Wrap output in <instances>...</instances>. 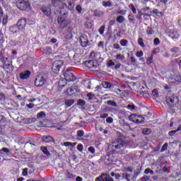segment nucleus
Masks as SVG:
<instances>
[{
    "mask_svg": "<svg viewBox=\"0 0 181 181\" xmlns=\"http://www.w3.org/2000/svg\"><path fill=\"white\" fill-rule=\"evenodd\" d=\"M117 14H119V15H125V11H124L123 10H118L117 11Z\"/></svg>",
    "mask_w": 181,
    "mask_h": 181,
    "instance_id": "64",
    "label": "nucleus"
},
{
    "mask_svg": "<svg viewBox=\"0 0 181 181\" xmlns=\"http://www.w3.org/2000/svg\"><path fill=\"white\" fill-rule=\"evenodd\" d=\"M65 8H66L69 11H71V9L74 8V3H71V1H69L68 6H66V7Z\"/></svg>",
    "mask_w": 181,
    "mask_h": 181,
    "instance_id": "32",
    "label": "nucleus"
},
{
    "mask_svg": "<svg viewBox=\"0 0 181 181\" xmlns=\"http://www.w3.org/2000/svg\"><path fill=\"white\" fill-rule=\"evenodd\" d=\"M9 32L15 35L16 33H19V32H21V30L19 27L17 25V24H16V25H11L9 27Z\"/></svg>",
    "mask_w": 181,
    "mask_h": 181,
    "instance_id": "12",
    "label": "nucleus"
},
{
    "mask_svg": "<svg viewBox=\"0 0 181 181\" xmlns=\"http://www.w3.org/2000/svg\"><path fill=\"white\" fill-rule=\"evenodd\" d=\"M153 43L156 46H158V45H160V40L158 37L154 38Z\"/></svg>",
    "mask_w": 181,
    "mask_h": 181,
    "instance_id": "41",
    "label": "nucleus"
},
{
    "mask_svg": "<svg viewBox=\"0 0 181 181\" xmlns=\"http://www.w3.org/2000/svg\"><path fill=\"white\" fill-rule=\"evenodd\" d=\"M107 105H111V107H117V103L112 100H107Z\"/></svg>",
    "mask_w": 181,
    "mask_h": 181,
    "instance_id": "37",
    "label": "nucleus"
},
{
    "mask_svg": "<svg viewBox=\"0 0 181 181\" xmlns=\"http://www.w3.org/2000/svg\"><path fill=\"white\" fill-rule=\"evenodd\" d=\"M151 132H152V130H151V129H143V134L144 135H149V134H151Z\"/></svg>",
    "mask_w": 181,
    "mask_h": 181,
    "instance_id": "35",
    "label": "nucleus"
},
{
    "mask_svg": "<svg viewBox=\"0 0 181 181\" xmlns=\"http://www.w3.org/2000/svg\"><path fill=\"white\" fill-rule=\"evenodd\" d=\"M108 67H111V66H115V62H113L112 60H109L107 62Z\"/></svg>",
    "mask_w": 181,
    "mask_h": 181,
    "instance_id": "52",
    "label": "nucleus"
},
{
    "mask_svg": "<svg viewBox=\"0 0 181 181\" xmlns=\"http://www.w3.org/2000/svg\"><path fill=\"white\" fill-rule=\"evenodd\" d=\"M122 177H123V179H125L127 181H130L129 175H128L127 173H123Z\"/></svg>",
    "mask_w": 181,
    "mask_h": 181,
    "instance_id": "42",
    "label": "nucleus"
},
{
    "mask_svg": "<svg viewBox=\"0 0 181 181\" xmlns=\"http://www.w3.org/2000/svg\"><path fill=\"white\" fill-rule=\"evenodd\" d=\"M171 52L174 53V54H177V53H180V49L177 47H174L173 49H171Z\"/></svg>",
    "mask_w": 181,
    "mask_h": 181,
    "instance_id": "27",
    "label": "nucleus"
},
{
    "mask_svg": "<svg viewBox=\"0 0 181 181\" xmlns=\"http://www.w3.org/2000/svg\"><path fill=\"white\" fill-rule=\"evenodd\" d=\"M115 57L116 60H118L119 62H124V60H125V56L122 54H117Z\"/></svg>",
    "mask_w": 181,
    "mask_h": 181,
    "instance_id": "18",
    "label": "nucleus"
},
{
    "mask_svg": "<svg viewBox=\"0 0 181 181\" xmlns=\"http://www.w3.org/2000/svg\"><path fill=\"white\" fill-rule=\"evenodd\" d=\"M83 144H78L77 146V149L78 151H79V152H83Z\"/></svg>",
    "mask_w": 181,
    "mask_h": 181,
    "instance_id": "54",
    "label": "nucleus"
},
{
    "mask_svg": "<svg viewBox=\"0 0 181 181\" xmlns=\"http://www.w3.org/2000/svg\"><path fill=\"white\" fill-rule=\"evenodd\" d=\"M99 33H100V35H104V30H105V26L102 25L100 26V28H99Z\"/></svg>",
    "mask_w": 181,
    "mask_h": 181,
    "instance_id": "40",
    "label": "nucleus"
},
{
    "mask_svg": "<svg viewBox=\"0 0 181 181\" xmlns=\"http://www.w3.org/2000/svg\"><path fill=\"white\" fill-rule=\"evenodd\" d=\"M119 43H120L121 46H123V47L128 46V40H127L125 39L121 40L119 41Z\"/></svg>",
    "mask_w": 181,
    "mask_h": 181,
    "instance_id": "28",
    "label": "nucleus"
},
{
    "mask_svg": "<svg viewBox=\"0 0 181 181\" xmlns=\"http://www.w3.org/2000/svg\"><path fill=\"white\" fill-rule=\"evenodd\" d=\"M77 134H78V136L79 138H81V136H83V135H84V132L83 130H78L77 132Z\"/></svg>",
    "mask_w": 181,
    "mask_h": 181,
    "instance_id": "49",
    "label": "nucleus"
},
{
    "mask_svg": "<svg viewBox=\"0 0 181 181\" xmlns=\"http://www.w3.org/2000/svg\"><path fill=\"white\" fill-rule=\"evenodd\" d=\"M181 131V126H179L176 130H173L168 132V135L170 136H173L174 135L176 134L177 132H179Z\"/></svg>",
    "mask_w": 181,
    "mask_h": 181,
    "instance_id": "17",
    "label": "nucleus"
},
{
    "mask_svg": "<svg viewBox=\"0 0 181 181\" xmlns=\"http://www.w3.org/2000/svg\"><path fill=\"white\" fill-rule=\"evenodd\" d=\"M16 2L17 8L20 9V11H28L29 8H30V4L27 0H11Z\"/></svg>",
    "mask_w": 181,
    "mask_h": 181,
    "instance_id": "1",
    "label": "nucleus"
},
{
    "mask_svg": "<svg viewBox=\"0 0 181 181\" xmlns=\"http://www.w3.org/2000/svg\"><path fill=\"white\" fill-rule=\"evenodd\" d=\"M128 18H129V21L130 22H132L135 19V18H134V15H132V14H129Z\"/></svg>",
    "mask_w": 181,
    "mask_h": 181,
    "instance_id": "60",
    "label": "nucleus"
},
{
    "mask_svg": "<svg viewBox=\"0 0 181 181\" xmlns=\"http://www.w3.org/2000/svg\"><path fill=\"white\" fill-rule=\"evenodd\" d=\"M78 105H81V107H83V105H86V101H84L83 100L80 99L78 101Z\"/></svg>",
    "mask_w": 181,
    "mask_h": 181,
    "instance_id": "48",
    "label": "nucleus"
},
{
    "mask_svg": "<svg viewBox=\"0 0 181 181\" xmlns=\"http://www.w3.org/2000/svg\"><path fill=\"white\" fill-rule=\"evenodd\" d=\"M149 180V177L147 175H144L141 177V181H148Z\"/></svg>",
    "mask_w": 181,
    "mask_h": 181,
    "instance_id": "58",
    "label": "nucleus"
},
{
    "mask_svg": "<svg viewBox=\"0 0 181 181\" xmlns=\"http://www.w3.org/2000/svg\"><path fill=\"white\" fill-rule=\"evenodd\" d=\"M4 67L8 70L7 71H13V66H12L11 64H5Z\"/></svg>",
    "mask_w": 181,
    "mask_h": 181,
    "instance_id": "20",
    "label": "nucleus"
},
{
    "mask_svg": "<svg viewBox=\"0 0 181 181\" xmlns=\"http://www.w3.org/2000/svg\"><path fill=\"white\" fill-rule=\"evenodd\" d=\"M16 25L18 26V28H20V30H23V29L26 28V18L18 20Z\"/></svg>",
    "mask_w": 181,
    "mask_h": 181,
    "instance_id": "11",
    "label": "nucleus"
},
{
    "mask_svg": "<svg viewBox=\"0 0 181 181\" xmlns=\"http://www.w3.org/2000/svg\"><path fill=\"white\" fill-rule=\"evenodd\" d=\"M144 173L145 175H149V173L151 175H153V170H151V168H146L145 170H144Z\"/></svg>",
    "mask_w": 181,
    "mask_h": 181,
    "instance_id": "36",
    "label": "nucleus"
},
{
    "mask_svg": "<svg viewBox=\"0 0 181 181\" xmlns=\"http://www.w3.org/2000/svg\"><path fill=\"white\" fill-rule=\"evenodd\" d=\"M168 149V143H165L163 145L161 148V152H165Z\"/></svg>",
    "mask_w": 181,
    "mask_h": 181,
    "instance_id": "44",
    "label": "nucleus"
},
{
    "mask_svg": "<svg viewBox=\"0 0 181 181\" xmlns=\"http://www.w3.org/2000/svg\"><path fill=\"white\" fill-rule=\"evenodd\" d=\"M130 59H131L132 63L133 64H135V63H136V59H135L134 57H131Z\"/></svg>",
    "mask_w": 181,
    "mask_h": 181,
    "instance_id": "63",
    "label": "nucleus"
},
{
    "mask_svg": "<svg viewBox=\"0 0 181 181\" xmlns=\"http://www.w3.org/2000/svg\"><path fill=\"white\" fill-rule=\"evenodd\" d=\"M102 5L105 6V8H111L112 6V2L111 1H103Z\"/></svg>",
    "mask_w": 181,
    "mask_h": 181,
    "instance_id": "21",
    "label": "nucleus"
},
{
    "mask_svg": "<svg viewBox=\"0 0 181 181\" xmlns=\"http://www.w3.org/2000/svg\"><path fill=\"white\" fill-rule=\"evenodd\" d=\"M43 142H52L53 140V137H52L51 136H42V138Z\"/></svg>",
    "mask_w": 181,
    "mask_h": 181,
    "instance_id": "16",
    "label": "nucleus"
},
{
    "mask_svg": "<svg viewBox=\"0 0 181 181\" xmlns=\"http://www.w3.org/2000/svg\"><path fill=\"white\" fill-rule=\"evenodd\" d=\"M64 77L66 81H76V76L71 72V71H70V69H67L64 73Z\"/></svg>",
    "mask_w": 181,
    "mask_h": 181,
    "instance_id": "7",
    "label": "nucleus"
},
{
    "mask_svg": "<svg viewBox=\"0 0 181 181\" xmlns=\"http://www.w3.org/2000/svg\"><path fill=\"white\" fill-rule=\"evenodd\" d=\"M0 101H5V95L2 93H0Z\"/></svg>",
    "mask_w": 181,
    "mask_h": 181,
    "instance_id": "57",
    "label": "nucleus"
},
{
    "mask_svg": "<svg viewBox=\"0 0 181 181\" xmlns=\"http://www.w3.org/2000/svg\"><path fill=\"white\" fill-rule=\"evenodd\" d=\"M44 53H45V54H52V47H47L44 49Z\"/></svg>",
    "mask_w": 181,
    "mask_h": 181,
    "instance_id": "26",
    "label": "nucleus"
},
{
    "mask_svg": "<svg viewBox=\"0 0 181 181\" xmlns=\"http://www.w3.org/2000/svg\"><path fill=\"white\" fill-rule=\"evenodd\" d=\"M45 117H46V113H45V112H40L37 114V118H45Z\"/></svg>",
    "mask_w": 181,
    "mask_h": 181,
    "instance_id": "33",
    "label": "nucleus"
},
{
    "mask_svg": "<svg viewBox=\"0 0 181 181\" xmlns=\"http://www.w3.org/2000/svg\"><path fill=\"white\" fill-rule=\"evenodd\" d=\"M127 110H129L130 111H134V110H135L136 106L134 105H128L127 107Z\"/></svg>",
    "mask_w": 181,
    "mask_h": 181,
    "instance_id": "38",
    "label": "nucleus"
},
{
    "mask_svg": "<svg viewBox=\"0 0 181 181\" xmlns=\"http://www.w3.org/2000/svg\"><path fill=\"white\" fill-rule=\"evenodd\" d=\"M72 37H73V34H71V33H69L66 36V38L68 40L72 39Z\"/></svg>",
    "mask_w": 181,
    "mask_h": 181,
    "instance_id": "59",
    "label": "nucleus"
},
{
    "mask_svg": "<svg viewBox=\"0 0 181 181\" xmlns=\"http://www.w3.org/2000/svg\"><path fill=\"white\" fill-rule=\"evenodd\" d=\"M106 122L108 124H112V122H114V119H112V117H107Z\"/></svg>",
    "mask_w": 181,
    "mask_h": 181,
    "instance_id": "46",
    "label": "nucleus"
},
{
    "mask_svg": "<svg viewBox=\"0 0 181 181\" xmlns=\"http://www.w3.org/2000/svg\"><path fill=\"white\" fill-rule=\"evenodd\" d=\"M8 23V16H4L2 21L3 25H6Z\"/></svg>",
    "mask_w": 181,
    "mask_h": 181,
    "instance_id": "43",
    "label": "nucleus"
},
{
    "mask_svg": "<svg viewBox=\"0 0 181 181\" xmlns=\"http://www.w3.org/2000/svg\"><path fill=\"white\" fill-rule=\"evenodd\" d=\"M30 76V71H25L20 74V78L21 80H28V78Z\"/></svg>",
    "mask_w": 181,
    "mask_h": 181,
    "instance_id": "13",
    "label": "nucleus"
},
{
    "mask_svg": "<svg viewBox=\"0 0 181 181\" xmlns=\"http://www.w3.org/2000/svg\"><path fill=\"white\" fill-rule=\"evenodd\" d=\"M4 35H0V49L4 50Z\"/></svg>",
    "mask_w": 181,
    "mask_h": 181,
    "instance_id": "25",
    "label": "nucleus"
},
{
    "mask_svg": "<svg viewBox=\"0 0 181 181\" xmlns=\"http://www.w3.org/2000/svg\"><path fill=\"white\" fill-rule=\"evenodd\" d=\"M157 53H159V49L156 48V49H153V52H152L153 54H157Z\"/></svg>",
    "mask_w": 181,
    "mask_h": 181,
    "instance_id": "62",
    "label": "nucleus"
},
{
    "mask_svg": "<svg viewBox=\"0 0 181 181\" xmlns=\"http://www.w3.org/2000/svg\"><path fill=\"white\" fill-rule=\"evenodd\" d=\"M46 81V77L38 76L35 78V86H36V87H42V86H45Z\"/></svg>",
    "mask_w": 181,
    "mask_h": 181,
    "instance_id": "6",
    "label": "nucleus"
},
{
    "mask_svg": "<svg viewBox=\"0 0 181 181\" xmlns=\"http://www.w3.org/2000/svg\"><path fill=\"white\" fill-rule=\"evenodd\" d=\"M107 117H108V114L107 113H104V114H102L100 116V118H103V119L107 118Z\"/></svg>",
    "mask_w": 181,
    "mask_h": 181,
    "instance_id": "61",
    "label": "nucleus"
},
{
    "mask_svg": "<svg viewBox=\"0 0 181 181\" xmlns=\"http://www.w3.org/2000/svg\"><path fill=\"white\" fill-rule=\"evenodd\" d=\"M85 66L88 67V69H94V67H97V61L95 59L86 61Z\"/></svg>",
    "mask_w": 181,
    "mask_h": 181,
    "instance_id": "10",
    "label": "nucleus"
},
{
    "mask_svg": "<svg viewBox=\"0 0 181 181\" xmlns=\"http://www.w3.org/2000/svg\"><path fill=\"white\" fill-rule=\"evenodd\" d=\"M146 33L147 35H153V30H152L151 28L148 27Z\"/></svg>",
    "mask_w": 181,
    "mask_h": 181,
    "instance_id": "39",
    "label": "nucleus"
},
{
    "mask_svg": "<svg viewBox=\"0 0 181 181\" xmlns=\"http://www.w3.org/2000/svg\"><path fill=\"white\" fill-rule=\"evenodd\" d=\"M102 86L104 88H111V83L110 82L103 81Z\"/></svg>",
    "mask_w": 181,
    "mask_h": 181,
    "instance_id": "24",
    "label": "nucleus"
},
{
    "mask_svg": "<svg viewBox=\"0 0 181 181\" xmlns=\"http://www.w3.org/2000/svg\"><path fill=\"white\" fill-rule=\"evenodd\" d=\"M73 104H74V100H69L65 101V105H66V108H69V107H71V105H73Z\"/></svg>",
    "mask_w": 181,
    "mask_h": 181,
    "instance_id": "22",
    "label": "nucleus"
},
{
    "mask_svg": "<svg viewBox=\"0 0 181 181\" xmlns=\"http://www.w3.org/2000/svg\"><path fill=\"white\" fill-rule=\"evenodd\" d=\"M117 23H123L124 21H125V18L123 16H117L116 19Z\"/></svg>",
    "mask_w": 181,
    "mask_h": 181,
    "instance_id": "23",
    "label": "nucleus"
},
{
    "mask_svg": "<svg viewBox=\"0 0 181 181\" xmlns=\"http://www.w3.org/2000/svg\"><path fill=\"white\" fill-rule=\"evenodd\" d=\"M167 33L171 39H177L179 37V33L175 29H169Z\"/></svg>",
    "mask_w": 181,
    "mask_h": 181,
    "instance_id": "9",
    "label": "nucleus"
},
{
    "mask_svg": "<svg viewBox=\"0 0 181 181\" xmlns=\"http://www.w3.org/2000/svg\"><path fill=\"white\" fill-rule=\"evenodd\" d=\"M63 64H64L63 60L55 61L52 64V66L53 73H54L55 74H57L59 71H60V69L63 67Z\"/></svg>",
    "mask_w": 181,
    "mask_h": 181,
    "instance_id": "4",
    "label": "nucleus"
},
{
    "mask_svg": "<svg viewBox=\"0 0 181 181\" xmlns=\"http://www.w3.org/2000/svg\"><path fill=\"white\" fill-rule=\"evenodd\" d=\"M175 81H177L178 83H181V76L180 75H177L175 77Z\"/></svg>",
    "mask_w": 181,
    "mask_h": 181,
    "instance_id": "53",
    "label": "nucleus"
},
{
    "mask_svg": "<svg viewBox=\"0 0 181 181\" xmlns=\"http://www.w3.org/2000/svg\"><path fill=\"white\" fill-rule=\"evenodd\" d=\"M152 94L154 97H159V93L156 90H153Z\"/></svg>",
    "mask_w": 181,
    "mask_h": 181,
    "instance_id": "51",
    "label": "nucleus"
},
{
    "mask_svg": "<svg viewBox=\"0 0 181 181\" xmlns=\"http://www.w3.org/2000/svg\"><path fill=\"white\" fill-rule=\"evenodd\" d=\"M113 47L117 50H122V49H121V46L119 45V44H114Z\"/></svg>",
    "mask_w": 181,
    "mask_h": 181,
    "instance_id": "47",
    "label": "nucleus"
},
{
    "mask_svg": "<svg viewBox=\"0 0 181 181\" xmlns=\"http://www.w3.org/2000/svg\"><path fill=\"white\" fill-rule=\"evenodd\" d=\"M76 11L78 12V13H81V11H83V8H81V6L78 5L76 8Z\"/></svg>",
    "mask_w": 181,
    "mask_h": 181,
    "instance_id": "55",
    "label": "nucleus"
},
{
    "mask_svg": "<svg viewBox=\"0 0 181 181\" xmlns=\"http://www.w3.org/2000/svg\"><path fill=\"white\" fill-rule=\"evenodd\" d=\"M23 176H28V168H24L22 173Z\"/></svg>",
    "mask_w": 181,
    "mask_h": 181,
    "instance_id": "56",
    "label": "nucleus"
},
{
    "mask_svg": "<svg viewBox=\"0 0 181 181\" xmlns=\"http://www.w3.org/2000/svg\"><path fill=\"white\" fill-rule=\"evenodd\" d=\"M138 43L139 46H141V47H145V43L144 42V39H142L141 37H139L138 39Z\"/></svg>",
    "mask_w": 181,
    "mask_h": 181,
    "instance_id": "29",
    "label": "nucleus"
},
{
    "mask_svg": "<svg viewBox=\"0 0 181 181\" xmlns=\"http://www.w3.org/2000/svg\"><path fill=\"white\" fill-rule=\"evenodd\" d=\"M40 149L41 151H42L44 155H46L47 156H50V152H49V150H47V147L41 146Z\"/></svg>",
    "mask_w": 181,
    "mask_h": 181,
    "instance_id": "19",
    "label": "nucleus"
},
{
    "mask_svg": "<svg viewBox=\"0 0 181 181\" xmlns=\"http://www.w3.org/2000/svg\"><path fill=\"white\" fill-rule=\"evenodd\" d=\"M129 121L134 122V124H142L145 122V118L142 116L132 114L129 117Z\"/></svg>",
    "mask_w": 181,
    "mask_h": 181,
    "instance_id": "3",
    "label": "nucleus"
},
{
    "mask_svg": "<svg viewBox=\"0 0 181 181\" xmlns=\"http://www.w3.org/2000/svg\"><path fill=\"white\" fill-rule=\"evenodd\" d=\"M0 60L2 63H6L8 58L5 57V52L4 49H1L0 52Z\"/></svg>",
    "mask_w": 181,
    "mask_h": 181,
    "instance_id": "15",
    "label": "nucleus"
},
{
    "mask_svg": "<svg viewBox=\"0 0 181 181\" xmlns=\"http://www.w3.org/2000/svg\"><path fill=\"white\" fill-rule=\"evenodd\" d=\"M105 177V174H102L99 177H96L95 181H103Z\"/></svg>",
    "mask_w": 181,
    "mask_h": 181,
    "instance_id": "31",
    "label": "nucleus"
},
{
    "mask_svg": "<svg viewBox=\"0 0 181 181\" xmlns=\"http://www.w3.org/2000/svg\"><path fill=\"white\" fill-rule=\"evenodd\" d=\"M136 56L137 57H142V56H144V52H142V50L138 51L136 54Z\"/></svg>",
    "mask_w": 181,
    "mask_h": 181,
    "instance_id": "45",
    "label": "nucleus"
},
{
    "mask_svg": "<svg viewBox=\"0 0 181 181\" xmlns=\"http://www.w3.org/2000/svg\"><path fill=\"white\" fill-rule=\"evenodd\" d=\"M167 103L170 108H173L175 107V104H177V103H179V98L176 95H172L167 98Z\"/></svg>",
    "mask_w": 181,
    "mask_h": 181,
    "instance_id": "5",
    "label": "nucleus"
},
{
    "mask_svg": "<svg viewBox=\"0 0 181 181\" xmlns=\"http://www.w3.org/2000/svg\"><path fill=\"white\" fill-rule=\"evenodd\" d=\"M41 12H42L43 15L45 16H50L52 15V8L50 6H42L40 8Z\"/></svg>",
    "mask_w": 181,
    "mask_h": 181,
    "instance_id": "8",
    "label": "nucleus"
},
{
    "mask_svg": "<svg viewBox=\"0 0 181 181\" xmlns=\"http://www.w3.org/2000/svg\"><path fill=\"white\" fill-rule=\"evenodd\" d=\"M65 21H66V18H64V17H59L57 18V22H58V23H59V25L60 24L63 25Z\"/></svg>",
    "mask_w": 181,
    "mask_h": 181,
    "instance_id": "30",
    "label": "nucleus"
},
{
    "mask_svg": "<svg viewBox=\"0 0 181 181\" xmlns=\"http://www.w3.org/2000/svg\"><path fill=\"white\" fill-rule=\"evenodd\" d=\"M94 15L95 16L100 18V16H103V15H104V13L103 11H95Z\"/></svg>",
    "mask_w": 181,
    "mask_h": 181,
    "instance_id": "34",
    "label": "nucleus"
},
{
    "mask_svg": "<svg viewBox=\"0 0 181 181\" xmlns=\"http://www.w3.org/2000/svg\"><path fill=\"white\" fill-rule=\"evenodd\" d=\"M88 151L90 152V153H95V148L93 146H90L88 148Z\"/></svg>",
    "mask_w": 181,
    "mask_h": 181,
    "instance_id": "50",
    "label": "nucleus"
},
{
    "mask_svg": "<svg viewBox=\"0 0 181 181\" xmlns=\"http://www.w3.org/2000/svg\"><path fill=\"white\" fill-rule=\"evenodd\" d=\"M90 43L87 37H81V45L83 47H87L88 45Z\"/></svg>",
    "mask_w": 181,
    "mask_h": 181,
    "instance_id": "14",
    "label": "nucleus"
},
{
    "mask_svg": "<svg viewBox=\"0 0 181 181\" xmlns=\"http://www.w3.org/2000/svg\"><path fill=\"white\" fill-rule=\"evenodd\" d=\"M52 6H54V9H57V12H59L58 9H65L67 4L62 3L60 0H52Z\"/></svg>",
    "mask_w": 181,
    "mask_h": 181,
    "instance_id": "2",
    "label": "nucleus"
}]
</instances>
